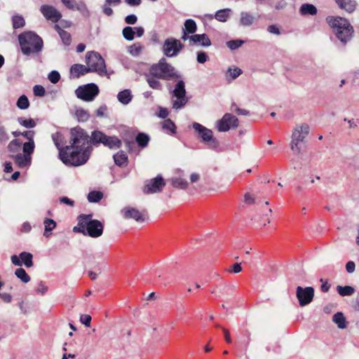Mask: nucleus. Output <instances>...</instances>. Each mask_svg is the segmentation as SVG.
<instances>
[{"mask_svg": "<svg viewBox=\"0 0 359 359\" xmlns=\"http://www.w3.org/2000/svg\"><path fill=\"white\" fill-rule=\"evenodd\" d=\"M137 16L134 14H131L129 15H127L125 18V21L127 24L129 25H134L137 22Z\"/></svg>", "mask_w": 359, "mask_h": 359, "instance_id": "obj_56", "label": "nucleus"}, {"mask_svg": "<svg viewBox=\"0 0 359 359\" xmlns=\"http://www.w3.org/2000/svg\"><path fill=\"white\" fill-rule=\"evenodd\" d=\"M183 47L180 40L171 37L164 41L162 50L165 56L172 57L177 56Z\"/></svg>", "mask_w": 359, "mask_h": 359, "instance_id": "obj_12", "label": "nucleus"}, {"mask_svg": "<svg viewBox=\"0 0 359 359\" xmlns=\"http://www.w3.org/2000/svg\"><path fill=\"white\" fill-rule=\"evenodd\" d=\"M114 163L118 166H124L127 165L128 156L122 151L114 154Z\"/></svg>", "mask_w": 359, "mask_h": 359, "instance_id": "obj_30", "label": "nucleus"}, {"mask_svg": "<svg viewBox=\"0 0 359 359\" xmlns=\"http://www.w3.org/2000/svg\"><path fill=\"white\" fill-rule=\"evenodd\" d=\"M98 93V86L93 83L81 86L75 90L76 97L86 102L93 101Z\"/></svg>", "mask_w": 359, "mask_h": 359, "instance_id": "obj_9", "label": "nucleus"}, {"mask_svg": "<svg viewBox=\"0 0 359 359\" xmlns=\"http://www.w3.org/2000/svg\"><path fill=\"white\" fill-rule=\"evenodd\" d=\"M18 40L22 52L26 55L38 53L43 48L41 38L33 32H26L20 34L18 36Z\"/></svg>", "mask_w": 359, "mask_h": 359, "instance_id": "obj_4", "label": "nucleus"}, {"mask_svg": "<svg viewBox=\"0 0 359 359\" xmlns=\"http://www.w3.org/2000/svg\"><path fill=\"white\" fill-rule=\"evenodd\" d=\"M267 30H268V32L269 33L273 34H276V35H280V32L279 30V28L276 25H269L268 27V28H267Z\"/></svg>", "mask_w": 359, "mask_h": 359, "instance_id": "obj_55", "label": "nucleus"}, {"mask_svg": "<svg viewBox=\"0 0 359 359\" xmlns=\"http://www.w3.org/2000/svg\"><path fill=\"white\" fill-rule=\"evenodd\" d=\"M175 100H172V108L177 110L183 107L187 102L186 97L185 84L182 80H179L172 91Z\"/></svg>", "mask_w": 359, "mask_h": 359, "instance_id": "obj_10", "label": "nucleus"}, {"mask_svg": "<svg viewBox=\"0 0 359 359\" xmlns=\"http://www.w3.org/2000/svg\"><path fill=\"white\" fill-rule=\"evenodd\" d=\"M70 72L75 78H79L80 76L84 75L90 72L88 66L80 64H75L71 67Z\"/></svg>", "mask_w": 359, "mask_h": 359, "instance_id": "obj_22", "label": "nucleus"}, {"mask_svg": "<svg viewBox=\"0 0 359 359\" xmlns=\"http://www.w3.org/2000/svg\"><path fill=\"white\" fill-rule=\"evenodd\" d=\"M310 132V126L306 123L294 126L292 131L290 149L295 154H300L306 144V138Z\"/></svg>", "mask_w": 359, "mask_h": 359, "instance_id": "obj_5", "label": "nucleus"}, {"mask_svg": "<svg viewBox=\"0 0 359 359\" xmlns=\"http://www.w3.org/2000/svg\"><path fill=\"white\" fill-rule=\"evenodd\" d=\"M325 21L343 45H346L351 40L354 29L348 20L339 16H327Z\"/></svg>", "mask_w": 359, "mask_h": 359, "instance_id": "obj_2", "label": "nucleus"}, {"mask_svg": "<svg viewBox=\"0 0 359 359\" xmlns=\"http://www.w3.org/2000/svg\"><path fill=\"white\" fill-rule=\"evenodd\" d=\"M244 43V41L241 39H236V40H231L226 42V46L233 50L236 49H238L239 47H241Z\"/></svg>", "mask_w": 359, "mask_h": 359, "instance_id": "obj_47", "label": "nucleus"}, {"mask_svg": "<svg viewBox=\"0 0 359 359\" xmlns=\"http://www.w3.org/2000/svg\"><path fill=\"white\" fill-rule=\"evenodd\" d=\"M20 257H18L17 255H12L11 257V262L12 263L15 265V266H22V262L20 261Z\"/></svg>", "mask_w": 359, "mask_h": 359, "instance_id": "obj_64", "label": "nucleus"}, {"mask_svg": "<svg viewBox=\"0 0 359 359\" xmlns=\"http://www.w3.org/2000/svg\"><path fill=\"white\" fill-rule=\"evenodd\" d=\"M165 184L163 177L158 175L156 177L151 179L145 184L143 191L147 194L159 193L162 191Z\"/></svg>", "mask_w": 359, "mask_h": 359, "instance_id": "obj_15", "label": "nucleus"}, {"mask_svg": "<svg viewBox=\"0 0 359 359\" xmlns=\"http://www.w3.org/2000/svg\"><path fill=\"white\" fill-rule=\"evenodd\" d=\"M60 201L62 203L67 204V205H68L69 206H72V207H73L74 205V201L69 199V198H67L66 196H63V197L60 198Z\"/></svg>", "mask_w": 359, "mask_h": 359, "instance_id": "obj_61", "label": "nucleus"}, {"mask_svg": "<svg viewBox=\"0 0 359 359\" xmlns=\"http://www.w3.org/2000/svg\"><path fill=\"white\" fill-rule=\"evenodd\" d=\"M75 11L80 12L81 15L84 18H89L90 15V11L88 10L86 4L83 1L77 3Z\"/></svg>", "mask_w": 359, "mask_h": 359, "instance_id": "obj_36", "label": "nucleus"}, {"mask_svg": "<svg viewBox=\"0 0 359 359\" xmlns=\"http://www.w3.org/2000/svg\"><path fill=\"white\" fill-rule=\"evenodd\" d=\"M86 63L90 72H95L99 76H107L109 78L112 73L107 72L104 60L97 52H88L86 55Z\"/></svg>", "mask_w": 359, "mask_h": 359, "instance_id": "obj_7", "label": "nucleus"}, {"mask_svg": "<svg viewBox=\"0 0 359 359\" xmlns=\"http://www.w3.org/2000/svg\"><path fill=\"white\" fill-rule=\"evenodd\" d=\"M142 47L138 43H135L129 47L128 51L133 56H137L142 51Z\"/></svg>", "mask_w": 359, "mask_h": 359, "instance_id": "obj_48", "label": "nucleus"}, {"mask_svg": "<svg viewBox=\"0 0 359 359\" xmlns=\"http://www.w3.org/2000/svg\"><path fill=\"white\" fill-rule=\"evenodd\" d=\"M34 141L25 142L22 147L23 154L31 156L32 154L34 152Z\"/></svg>", "mask_w": 359, "mask_h": 359, "instance_id": "obj_45", "label": "nucleus"}, {"mask_svg": "<svg viewBox=\"0 0 359 359\" xmlns=\"http://www.w3.org/2000/svg\"><path fill=\"white\" fill-rule=\"evenodd\" d=\"M191 43L198 44L203 47H209L211 46V41L205 34L191 35Z\"/></svg>", "mask_w": 359, "mask_h": 359, "instance_id": "obj_17", "label": "nucleus"}, {"mask_svg": "<svg viewBox=\"0 0 359 359\" xmlns=\"http://www.w3.org/2000/svg\"><path fill=\"white\" fill-rule=\"evenodd\" d=\"M21 135L27 138L28 140V142L34 141V132L33 130L22 132L21 133Z\"/></svg>", "mask_w": 359, "mask_h": 359, "instance_id": "obj_57", "label": "nucleus"}, {"mask_svg": "<svg viewBox=\"0 0 359 359\" xmlns=\"http://www.w3.org/2000/svg\"><path fill=\"white\" fill-rule=\"evenodd\" d=\"M18 122L26 128H33L36 125L35 121L32 118L25 119L22 117H19L18 118Z\"/></svg>", "mask_w": 359, "mask_h": 359, "instance_id": "obj_44", "label": "nucleus"}, {"mask_svg": "<svg viewBox=\"0 0 359 359\" xmlns=\"http://www.w3.org/2000/svg\"><path fill=\"white\" fill-rule=\"evenodd\" d=\"M149 141V136L145 133H140L136 137V142L140 147H145Z\"/></svg>", "mask_w": 359, "mask_h": 359, "instance_id": "obj_37", "label": "nucleus"}, {"mask_svg": "<svg viewBox=\"0 0 359 359\" xmlns=\"http://www.w3.org/2000/svg\"><path fill=\"white\" fill-rule=\"evenodd\" d=\"M62 3L69 9L75 11L77 2L75 0H61Z\"/></svg>", "mask_w": 359, "mask_h": 359, "instance_id": "obj_52", "label": "nucleus"}, {"mask_svg": "<svg viewBox=\"0 0 359 359\" xmlns=\"http://www.w3.org/2000/svg\"><path fill=\"white\" fill-rule=\"evenodd\" d=\"M107 106L106 105H102L100 106L96 111V115L99 117H104V113L107 111Z\"/></svg>", "mask_w": 359, "mask_h": 359, "instance_id": "obj_60", "label": "nucleus"}, {"mask_svg": "<svg viewBox=\"0 0 359 359\" xmlns=\"http://www.w3.org/2000/svg\"><path fill=\"white\" fill-rule=\"evenodd\" d=\"M162 128L170 131L172 134L176 133V126L175 123L169 118L162 122Z\"/></svg>", "mask_w": 359, "mask_h": 359, "instance_id": "obj_43", "label": "nucleus"}, {"mask_svg": "<svg viewBox=\"0 0 359 359\" xmlns=\"http://www.w3.org/2000/svg\"><path fill=\"white\" fill-rule=\"evenodd\" d=\"M197 62L200 64H204L208 60V55L203 51H198L196 57Z\"/></svg>", "mask_w": 359, "mask_h": 359, "instance_id": "obj_51", "label": "nucleus"}, {"mask_svg": "<svg viewBox=\"0 0 359 359\" xmlns=\"http://www.w3.org/2000/svg\"><path fill=\"white\" fill-rule=\"evenodd\" d=\"M48 288L45 285V283L43 281H40L36 289V292L41 293V294H44L48 291Z\"/></svg>", "mask_w": 359, "mask_h": 359, "instance_id": "obj_54", "label": "nucleus"}, {"mask_svg": "<svg viewBox=\"0 0 359 359\" xmlns=\"http://www.w3.org/2000/svg\"><path fill=\"white\" fill-rule=\"evenodd\" d=\"M355 264L353 261H349L346 264V270L348 273H352L355 271Z\"/></svg>", "mask_w": 359, "mask_h": 359, "instance_id": "obj_58", "label": "nucleus"}, {"mask_svg": "<svg viewBox=\"0 0 359 359\" xmlns=\"http://www.w3.org/2000/svg\"><path fill=\"white\" fill-rule=\"evenodd\" d=\"M75 116L80 122L87 121L90 118V114L88 111L83 108H78L75 111Z\"/></svg>", "mask_w": 359, "mask_h": 359, "instance_id": "obj_34", "label": "nucleus"}, {"mask_svg": "<svg viewBox=\"0 0 359 359\" xmlns=\"http://www.w3.org/2000/svg\"><path fill=\"white\" fill-rule=\"evenodd\" d=\"M332 321L337 324L339 329H345L347 327L348 323L344 313L341 312L336 313L332 317Z\"/></svg>", "mask_w": 359, "mask_h": 359, "instance_id": "obj_26", "label": "nucleus"}, {"mask_svg": "<svg viewBox=\"0 0 359 359\" xmlns=\"http://www.w3.org/2000/svg\"><path fill=\"white\" fill-rule=\"evenodd\" d=\"M22 264H23L27 268L33 266V255L30 252H22L19 255Z\"/></svg>", "mask_w": 359, "mask_h": 359, "instance_id": "obj_29", "label": "nucleus"}, {"mask_svg": "<svg viewBox=\"0 0 359 359\" xmlns=\"http://www.w3.org/2000/svg\"><path fill=\"white\" fill-rule=\"evenodd\" d=\"M44 226H45V231L43 235L46 237H48L50 233V232L56 226V222L52 219H46L43 222Z\"/></svg>", "mask_w": 359, "mask_h": 359, "instance_id": "obj_35", "label": "nucleus"}, {"mask_svg": "<svg viewBox=\"0 0 359 359\" xmlns=\"http://www.w3.org/2000/svg\"><path fill=\"white\" fill-rule=\"evenodd\" d=\"M287 6V3L285 0H280L275 4V8L278 11L283 10Z\"/></svg>", "mask_w": 359, "mask_h": 359, "instance_id": "obj_62", "label": "nucleus"}, {"mask_svg": "<svg viewBox=\"0 0 359 359\" xmlns=\"http://www.w3.org/2000/svg\"><path fill=\"white\" fill-rule=\"evenodd\" d=\"M149 72L154 76L163 80H173L180 77L174 67L162 57L158 62L152 65Z\"/></svg>", "mask_w": 359, "mask_h": 359, "instance_id": "obj_6", "label": "nucleus"}, {"mask_svg": "<svg viewBox=\"0 0 359 359\" xmlns=\"http://www.w3.org/2000/svg\"><path fill=\"white\" fill-rule=\"evenodd\" d=\"M12 25L13 29L22 28L25 25V21L22 15H15L12 17Z\"/></svg>", "mask_w": 359, "mask_h": 359, "instance_id": "obj_38", "label": "nucleus"}, {"mask_svg": "<svg viewBox=\"0 0 359 359\" xmlns=\"http://www.w3.org/2000/svg\"><path fill=\"white\" fill-rule=\"evenodd\" d=\"M16 104L20 109L25 110L29 107V101L26 95H22L18 98Z\"/></svg>", "mask_w": 359, "mask_h": 359, "instance_id": "obj_41", "label": "nucleus"}, {"mask_svg": "<svg viewBox=\"0 0 359 359\" xmlns=\"http://www.w3.org/2000/svg\"><path fill=\"white\" fill-rule=\"evenodd\" d=\"M192 128L198 133L201 142L207 144L209 148L215 149L219 147V142L214 137L212 130L197 122L193 123Z\"/></svg>", "mask_w": 359, "mask_h": 359, "instance_id": "obj_8", "label": "nucleus"}, {"mask_svg": "<svg viewBox=\"0 0 359 359\" xmlns=\"http://www.w3.org/2000/svg\"><path fill=\"white\" fill-rule=\"evenodd\" d=\"M54 28L57 31L58 34L60 35L63 43L65 46H69L71 43V41H72L70 34L69 32L63 30L59 25H55L54 26Z\"/></svg>", "mask_w": 359, "mask_h": 359, "instance_id": "obj_28", "label": "nucleus"}, {"mask_svg": "<svg viewBox=\"0 0 359 359\" xmlns=\"http://www.w3.org/2000/svg\"><path fill=\"white\" fill-rule=\"evenodd\" d=\"M69 145L62 147L63 137L61 133L52 135L55 145L59 150L60 160L66 165L80 166L90 158L92 144H103L111 149H119L121 141L116 136H107L100 130H94L89 136L86 130L76 127L71 129Z\"/></svg>", "mask_w": 359, "mask_h": 359, "instance_id": "obj_1", "label": "nucleus"}, {"mask_svg": "<svg viewBox=\"0 0 359 359\" xmlns=\"http://www.w3.org/2000/svg\"><path fill=\"white\" fill-rule=\"evenodd\" d=\"M171 184L173 187L185 189L188 187V182L182 178L175 177L171 179Z\"/></svg>", "mask_w": 359, "mask_h": 359, "instance_id": "obj_32", "label": "nucleus"}, {"mask_svg": "<svg viewBox=\"0 0 359 359\" xmlns=\"http://www.w3.org/2000/svg\"><path fill=\"white\" fill-rule=\"evenodd\" d=\"M21 145L22 142L19 140H13L8 145V150L12 153L18 152L20 149Z\"/></svg>", "mask_w": 359, "mask_h": 359, "instance_id": "obj_40", "label": "nucleus"}, {"mask_svg": "<svg viewBox=\"0 0 359 359\" xmlns=\"http://www.w3.org/2000/svg\"><path fill=\"white\" fill-rule=\"evenodd\" d=\"M15 275L24 283H27L30 280L29 276L22 268L17 269L15 271Z\"/></svg>", "mask_w": 359, "mask_h": 359, "instance_id": "obj_39", "label": "nucleus"}, {"mask_svg": "<svg viewBox=\"0 0 359 359\" xmlns=\"http://www.w3.org/2000/svg\"><path fill=\"white\" fill-rule=\"evenodd\" d=\"M40 11L47 20L54 23L57 22L62 18L61 13L53 6L42 5Z\"/></svg>", "mask_w": 359, "mask_h": 359, "instance_id": "obj_14", "label": "nucleus"}, {"mask_svg": "<svg viewBox=\"0 0 359 359\" xmlns=\"http://www.w3.org/2000/svg\"><path fill=\"white\" fill-rule=\"evenodd\" d=\"M242 73L243 71L240 68L235 66L230 67L227 69L225 73L226 80L228 82H231L238 78Z\"/></svg>", "mask_w": 359, "mask_h": 359, "instance_id": "obj_23", "label": "nucleus"}, {"mask_svg": "<svg viewBox=\"0 0 359 359\" xmlns=\"http://www.w3.org/2000/svg\"><path fill=\"white\" fill-rule=\"evenodd\" d=\"M123 36L128 41L134 39L135 32L131 27H126L123 29Z\"/></svg>", "mask_w": 359, "mask_h": 359, "instance_id": "obj_46", "label": "nucleus"}, {"mask_svg": "<svg viewBox=\"0 0 359 359\" xmlns=\"http://www.w3.org/2000/svg\"><path fill=\"white\" fill-rule=\"evenodd\" d=\"M145 78L150 88L158 90L163 89V85L159 81L160 79L153 76L149 72L145 74Z\"/></svg>", "mask_w": 359, "mask_h": 359, "instance_id": "obj_21", "label": "nucleus"}, {"mask_svg": "<svg viewBox=\"0 0 359 359\" xmlns=\"http://www.w3.org/2000/svg\"><path fill=\"white\" fill-rule=\"evenodd\" d=\"M48 78L51 83H57L60 81V75L58 72L53 70L49 73Z\"/></svg>", "mask_w": 359, "mask_h": 359, "instance_id": "obj_49", "label": "nucleus"}, {"mask_svg": "<svg viewBox=\"0 0 359 359\" xmlns=\"http://www.w3.org/2000/svg\"><path fill=\"white\" fill-rule=\"evenodd\" d=\"M232 13L231 8H224L215 13V18L219 22H225L228 20Z\"/></svg>", "mask_w": 359, "mask_h": 359, "instance_id": "obj_25", "label": "nucleus"}, {"mask_svg": "<svg viewBox=\"0 0 359 359\" xmlns=\"http://www.w3.org/2000/svg\"><path fill=\"white\" fill-rule=\"evenodd\" d=\"M133 98V95L131 91L129 89H125L122 91H120L117 95L118 100L123 104H129Z\"/></svg>", "mask_w": 359, "mask_h": 359, "instance_id": "obj_24", "label": "nucleus"}, {"mask_svg": "<svg viewBox=\"0 0 359 359\" xmlns=\"http://www.w3.org/2000/svg\"><path fill=\"white\" fill-rule=\"evenodd\" d=\"M314 288L309 286L303 287L297 286L296 288V297L298 299L299 304L303 307L309 305L313 299L314 297Z\"/></svg>", "mask_w": 359, "mask_h": 359, "instance_id": "obj_13", "label": "nucleus"}, {"mask_svg": "<svg viewBox=\"0 0 359 359\" xmlns=\"http://www.w3.org/2000/svg\"><path fill=\"white\" fill-rule=\"evenodd\" d=\"M182 29L184 30L186 33H189L193 35L197 30L196 22L192 19L186 20Z\"/></svg>", "mask_w": 359, "mask_h": 359, "instance_id": "obj_31", "label": "nucleus"}, {"mask_svg": "<svg viewBox=\"0 0 359 359\" xmlns=\"http://www.w3.org/2000/svg\"><path fill=\"white\" fill-rule=\"evenodd\" d=\"M337 292L342 297L345 296H351L355 292V289L349 285L346 286H341L338 285L337 287Z\"/></svg>", "mask_w": 359, "mask_h": 359, "instance_id": "obj_33", "label": "nucleus"}, {"mask_svg": "<svg viewBox=\"0 0 359 359\" xmlns=\"http://www.w3.org/2000/svg\"><path fill=\"white\" fill-rule=\"evenodd\" d=\"M78 224L73 228V231L81 233L84 236L98 238L103 233V224L97 219H92V215H80L77 217Z\"/></svg>", "mask_w": 359, "mask_h": 359, "instance_id": "obj_3", "label": "nucleus"}, {"mask_svg": "<svg viewBox=\"0 0 359 359\" xmlns=\"http://www.w3.org/2000/svg\"><path fill=\"white\" fill-rule=\"evenodd\" d=\"M256 18L249 12L242 11L240 13L239 23L243 27H250L253 25Z\"/></svg>", "mask_w": 359, "mask_h": 359, "instance_id": "obj_20", "label": "nucleus"}, {"mask_svg": "<svg viewBox=\"0 0 359 359\" xmlns=\"http://www.w3.org/2000/svg\"><path fill=\"white\" fill-rule=\"evenodd\" d=\"M121 214L125 219H134L137 222H143L142 215L135 208H125L121 210Z\"/></svg>", "mask_w": 359, "mask_h": 359, "instance_id": "obj_16", "label": "nucleus"}, {"mask_svg": "<svg viewBox=\"0 0 359 359\" xmlns=\"http://www.w3.org/2000/svg\"><path fill=\"white\" fill-rule=\"evenodd\" d=\"M244 202L248 204H252L255 203V198L249 193L245 194Z\"/></svg>", "mask_w": 359, "mask_h": 359, "instance_id": "obj_59", "label": "nucleus"}, {"mask_svg": "<svg viewBox=\"0 0 359 359\" xmlns=\"http://www.w3.org/2000/svg\"><path fill=\"white\" fill-rule=\"evenodd\" d=\"M337 5L342 10L346 11L347 13H353L357 6V3L355 0H334Z\"/></svg>", "mask_w": 359, "mask_h": 359, "instance_id": "obj_18", "label": "nucleus"}, {"mask_svg": "<svg viewBox=\"0 0 359 359\" xmlns=\"http://www.w3.org/2000/svg\"><path fill=\"white\" fill-rule=\"evenodd\" d=\"M103 197V194L101 191H93L88 195V200L90 203H97Z\"/></svg>", "mask_w": 359, "mask_h": 359, "instance_id": "obj_42", "label": "nucleus"}, {"mask_svg": "<svg viewBox=\"0 0 359 359\" xmlns=\"http://www.w3.org/2000/svg\"><path fill=\"white\" fill-rule=\"evenodd\" d=\"M80 321L86 327H90L91 322V317L89 315L83 314L80 316Z\"/></svg>", "mask_w": 359, "mask_h": 359, "instance_id": "obj_53", "label": "nucleus"}, {"mask_svg": "<svg viewBox=\"0 0 359 359\" xmlns=\"http://www.w3.org/2000/svg\"><path fill=\"white\" fill-rule=\"evenodd\" d=\"M238 126V118L230 113H226L221 119L215 123V128L219 132H226L231 128L235 129Z\"/></svg>", "mask_w": 359, "mask_h": 359, "instance_id": "obj_11", "label": "nucleus"}, {"mask_svg": "<svg viewBox=\"0 0 359 359\" xmlns=\"http://www.w3.org/2000/svg\"><path fill=\"white\" fill-rule=\"evenodd\" d=\"M11 158L20 168H25L31 164L32 157L24 154L19 153L11 156Z\"/></svg>", "mask_w": 359, "mask_h": 359, "instance_id": "obj_19", "label": "nucleus"}, {"mask_svg": "<svg viewBox=\"0 0 359 359\" xmlns=\"http://www.w3.org/2000/svg\"><path fill=\"white\" fill-rule=\"evenodd\" d=\"M34 94L35 96L43 97L45 95V89L42 86L36 85L33 88Z\"/></svg>", "mask_w": 359, "mask_h": 359, "instance_id": "obj_50", "label": "nucleus"}, {"mask_svg": "<svg viewBox=\"0 0 359 359\" xmlns=\"http://www.w3.org/2000/svg\"><path fill=\"white\" fill-rule=\"evenodd\" d=\"M158 116L161 118H165L168 116V111L165 108L159 107Z\"/></svg>", "mask_w": 359, "mask_h": 359, "instance_id": "obj_63", "label": "nucleus"}, {"mask_svg": "<svg viewBox=\"0 0 359 359\" xmlns=\"http://www.w3.org/2000/svg\"><path fill=\"white\" fill-rule=\"evenodd\" d=\"M299 12L302 15H315L317 14L318 10L313 4H304L301 6Z\"/></svg>", "mask_w": 359, "mask_h": 359, "instance_id": "obj_27", "label": "nucleus"}]
</instances>
